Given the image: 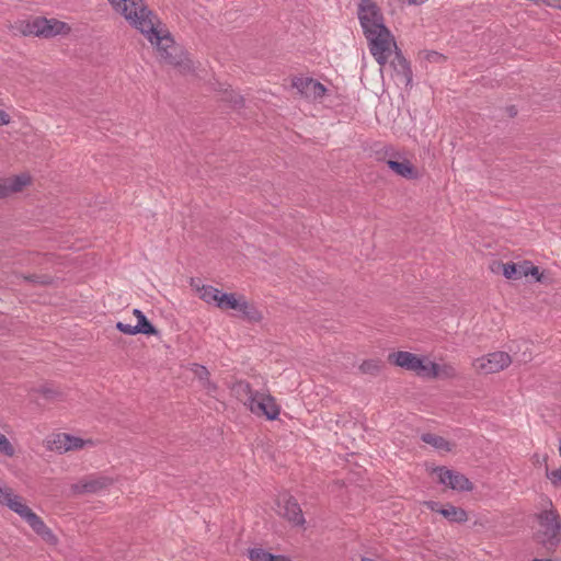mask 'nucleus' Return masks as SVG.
Segmentation results:
<instances>
[{
  "mask_svg": "<svg viewBox=\"0 0 561 561\" xmlns=\"http://www.w3.org/2000/svg\"><path fill=\"white\" fill-rule=\"evenodd\" d=\"M278 513L288 522L297 526L305 524V517L297 501L288 494H284L278 499Z\"/></svg>",
  "mask_w": 561,
  "mask_h": 561,
  "instance_id": "9b49d317",
  "label": "nucleus"
},
{
  "mask_svg": "<svg viewBox=\"0 0 561 561\" xmlns=\"http://www.w3.org/2000/svg\"><path fill=\"white\" fill-rule=\"evenodd\" d=\"M36 282H38L41 284H47L48 279L47 278H43V277H37Z\"/></svg>",
  "mask_w": 561,
  "mask_h": 561,
  "instance_id": "58836bf2",
  "label": "nucleus"
},
{
  "mask_svg": "<svg viewBox=\"0 0 561 561\" xmlns=\"http://www.w3.org/2000/svg\"><path fill=\"white\" fill-rule=\"evenodd\" d=\"M547 478L554 486L561 485V468L552 471H547Z\"/></svg>",
  "mask_w": 561,
  "mask_h": 561,
  "instance_id": "473e14b6",
  "label": "nucleus"
},
{
  "mask_svg": "<svg viewBox=\"0 0 561 561\" xmlns=\"http://www.w3.org/2000/svg\"><path fill=\"white\" fill-rule=\"evenodd\" d=\"M142 335H156L160 337L159 331L153 324L142 314Z\"/></svg>",
  "mask_w": 561,
  "mask_h": 561,
  "instance_id": "2f4dec72",
  "label": "nucleus"
},
{
  "mask_svg": "<svg viewBox=\"0 0 561 561\" xmlns=\"http://www.w3.org/2000/svg\"><path fill=\"white\" fill-rule=\"evenodd\" d=\"M111 480L105 477H88L72 485V491L77 494L98 493L105 489Z\"/></svg>",
  "mask_w": 561,
  "mask_h": 561,
  "instance_id": "f3484780",
  "label": "nucleus"
},
{
  "mask_svg": "<svg viewBox=\"0 0 561 561\" xmlns=\"http://www.w3.org/2000/svg\"><path fill=\"white\" fill-rule=\"evenodd\" d=\"M221 291L213 286H203L199 289V297L207 304H215L218 306Z\"/></svg>",
  "mask_w": 561,
  "mask_h": 561,
  "instance_id": "a878e982",
  "label": "nucleus"
},
{
  "mask_svg": "<svg viewBox=\"0 0 561 561\" xmlns=\"http://www.w3.org/2000/svg\"><path fill=\"white\" fill-rule=\"evenodd\" d=\"M502 268H503V275L507 279H517V278H520V276H522V272H519L517 270V266L514 263H504L502 265Z\"/></svg>",
  "mask_w": 561,
  "mask_h": 561,
  "instance_id": "c85d7f7f",
  "label": "nucleus"
},
{
  "mask_svg": "<svg viewBox=\"0 0 561 561\" xmlns=\"http://www.w3.org/2000/svg\"><path fill=\"white\" fill-rule=\"evenodd\" d=\"M243 296H237L234 294H220V299L218 302V308L221 310H238L241 308Z\"/></svg>",
  "mask_w": 561,
  "mask_h": 561,
  "instance_id": "4be33fe9",
  "label": "nucleus"
},
{
  "mask_svg": "<svg viewBox=\"0 0 561 561\" xmlns=\"http://www.w3.org/2000/svg\"><path fill=\"white\" fill-rule=\"evenodd\" d=\"M511 111H513V107L511 108ZM511 115H516V112H511Z\"/></svg>",
  "mask_w": 561,
  "mask_h": 561,
  "instance_id": "37998d69",
  "label": "nucleus"
},
{
  "mask_svg": "<svg viewBox=\"0 0 561 561\" xmlns=\"http://www.w3.org/2000/svg\"><path fill=\"white\" fill-rule=\"evenodd\" d=\"M232 394L247 408L253 402L259 391H254L247 381H237L231 387Z\"/></svg>",
  "mask_w": 561,
  "mask_h": 561,
  "instance_id": "6ab92c4d",
  "label": "nucleus"
},
{
  "mask_svg": "<svg viewBox=\"0 0 561 561\" xmlns=\"http://www.w3.org/2000/svg\"><path fill=\"white\" fill-rule=\"evenodd\" d=\"M397 79L404 85H409L412 81V70L409 61L404 58L401 50L394 53V57L390 62Z\"/></svg>",
  "mask_w": 561,
  "mask_h": 561,
  "instance_id": "a211bd4d",
  "label": "nucleus"
},
{
  "mask_svg": "<svg viewBox=\"0 0 561 561\" xmlns=\"http://www.w3.org/2000/svg\"><path fill=\"white\" fill-rule=\"evenodd\" d=\"M0 503L7 505L11 511L24 519L28 526L47 543H57V538L46 526L44 520L35 514L10 488L0 486Z\"/></svg>",
  "mask_w": 561,
  "mask_h": 561,
  "instance_id": "7ed1b4c3",
  "label": "nucleus"
},
{
  "mask_svg": "<svg viewBox=\"0 0 561 561\" xmlns=\"http://www.w3.org/2000/svg\"><path fill=\"white\" fill-rule=\"evenodd\" d=\"M249 559L251 561H273L274 554L261 549L255 548L249 551Z\"/></svg>",
  "mask_w": 561,
  "mask_h": 561,
  "instance_id": "cd10ccee",
  "label": "nucleus"
},
{
  "mask_svg": "<svg viewBox=\"0 0 561 561\" xmlns=\"http://www.w3.org/2000/svg\"><path fill=\"white\" fill-rule=\"evenodd\" d=\"M362 561H376V560L371 559V558H363Z\"/></svg>",
  "mask_w": 561,
  "mask_h": 561,
  "instance_id": "79ce46f5",
  "label": "nucleus"
},
{
  "mask_svg": "<svg viewBox=\"0 0 561 561\" xmlns=\"http://www.w3.org/2000/svg\"><path fill=\"white\" fill-rule=\"evenodd\" d=\"M446 519L454 523H465L468 519V514L465 510L454 505H447L439 511Z\"/></svg>",
  "mask_w": 561,
  "mask_h": 561,
  "instance_id": "5701e85b",
  "label": "nucleus"
},
{
  "mask_svg": "<svg viewBox=\"0 0 561 561\" xmlns=\"http://www.w3.org/2000/svg\"><path fill=\"white\" fill-rule=\"evenodd\" d=\"M422 440L436 449L446 451L451 450V444L444 437L438 436L436 434L425 433L422 435Z\"/></svg>",
  "mask_w": 561,
  "mask_h": 561,
  "instance_id": "393cba45",
  "label": "nucleus"
},
{
  "mask_svg": "<svg viewBox=\"0 0 561 561\" xmlns=\"http://www.w3.org/2000/svg\"><path fill=\"white\" fill-rule=\"evenodd\" d=\"M426 0H409V3L410 4H420V3H423L425 2Z\"/></svg>",
  "mask_w": 561,
  "mask_h": 561,
  "instance_id": "4c0bfd02",
  "label": "nucleus"
},
{
  "mask_svg": "<svg viewBox=\"0 0 561 561\" xmlns=\"http://www.w3.org/2000/svg\"><path fill=\"white\" fill-rule=\"evenodd\" d=\"M116 13H119L135 28H140L139 0H107Z\"/></svg>",
  "mask_w": 561,
  "mask_h": 561,
  "instance_id": "f8f14e48",
  "label": "nucleus"
},
{
  "mask_svg": "<svg viewBox=\"0 0 561 561\" xmlns=\"http://www.w3.org/2000/svg\"><path fill=\"white\" fill-rule=\"evenodd\" d=\"M31 182L28 174L22 173L19 175L4 178L0 180V198L8 197L14 193L21 192Z\"/></svg>",
  "mask_w": 561,
  "mask_h": 561,
  "instance_id": "2eb2a0df",
  "label": "nucleus"
},
{
  "mask_svg": "<svg viewBox=\"0 0 561 561\" xmlns=\"http://www.w3.org/2000/svg\"><path fill=\"white\" fill-rule=\"evenodd\" d=\"M369 51L380 67H385L392 53L399 48L389 28L365 35Z\"/></svg>",
  "mask_w": 561,
  "mask_h": 561,
  "instance_id": "20e7f679",
  "label": "nucleus"
},
{
  "mask_svg": "<svg viewBox=\"0 0 561 561\" xmlns=\"http://www.w3.org/2000/svg\"><path fill=\"white\" fill-rule=\"evenodd\" d=\"M381 367L379 359H367L362 363L359 369L363 374L376 375Z\"/></svg>",
  "mask_w": 561,
  "mask_h": 561,
  "instance_id": "bb28decb",
  "label": "nucleus"
},
{
  "mask_svg": "<svg viewBox=\"0 0 561 561\" xmlns=\"http://www.w3.org/2000/svg\"><path fill=\"white\" fill-rule=\"evenodd\" d=\"M511 364V355L506 352L497 351L474 359L472 367L478 374L489 375L504 370Z\"/></svg>",
  "mask_w": 561,
  "mask_h": 561,
  "instance_id": "0eeeda50",
  "label": "nucleus"
},
{
  "mask_svg": "<svg viewBox=\"0 0 561 561\" xmlns=\"http://www.w3.org/2000/svg\"><path fill=\"white\" fill-rule=\"evenodd\" d=\"M92 445L93 442L91 439H82L66 433L53 434L45 439V447L47 449L60 454L82 449Z\"/></svg>",
  "mask_w": 561,
  "mask_h": 561,
  "instance_id": "1a4fd4ad",
  "label": "nucleus"
},
{
  "mask_svg": "<svg viewBox=\"0 0 561 561\" xmlns=\"http://www.w3.org/2000/svg\"><path fill=\"white\" fill-rule=\"evenodd\" d=\"M134 314L137 317L138 320H140L141 312L139 309H135Z\"/></svg>",
  "mask_w": 561,
  "mask_h": 561,
  "instance_id": "a19ab883",
  "label": "nucleus"
},
{
  "mask_svg": "<svg viewBox=\"0 0 561 561\" xmlns=\"http://www.w3.org/2000/svg\"><path fill=\"white\" fill-rule=\"evenodd\" d=\"M388 360L396 366L412 371L420 377L426 378L427 364L430 363L427 357H420L407 351H399L390 353L388 355Z\"/></svg>",
  "mask_w": 561,
  "mask_h": 561,
  "instance_id": "6e6552de",
  "label": "nucleus"
},
{
  "mask_svg": "<svg viewBox=\"0 0 561 561\" xmlns=\"http://www.w3.org/2000/svg\"><path fill=\"white\" fill-rule=\"evenodd\" d=\"M253 414L257 416H265L267 420H276L279 415L280 409L275 399L265 392H257L253 402L248 408Z\"/></svg>",
  "mask_w": 561,
  "mask_h": 561,
  "instance_id": "9d476101",
  "label": "nucleus"
},
{
  "mask_svg": "<svg viewBox=\"0 0 561 561\" xmlns=\"http://www.w3.org/2000/svg\"><path fill=\"white\" fill-rule=\"evenodd\" d=\"M530 358H531L530 354L527 355L526 352H524L523 355H522V358L518 359V360L523 362V363H527L528 360H530Z\"/></svg>",
  "mask_w": 561,
  "mask_h": 561,
  "instance_id": "e433bc0d",
  "label": "nucleus"
},
{
  "mask_svg": "<svg viewBox=\"0 0 561 561\" xmlns=\"http://www.w3.org/2000/svg\"><path fill=\"white\" fill-rule=\"evenodd\" d=\"M239 312L250 322H260L263 319L262 312L253 304L248 302L245 298L242 301Z\"/></svg>",
  "mask_w": 561,
  "mask_h": 561,
  "instance_id": "b1692460",
  "label": "nucleus"
},
{
  "mask_svg": "<svg viewBox=\"0 0 561 561\" xmlns=\"http://www.w3.org/2000/svg\"><path fill=\"white\" fill-rule=\"evenodd\" d=\"M437 473L438 481L453 490L470 491L471 482L461 473L446 469L444 467L434 470Z\"/></svg>",
  "mask_w": 561,
  "mask_h": 561,
  "instance_id": "ddd939ff",
  "label": "nucleus"
},
{
  "mask_svg": "<svg viewBox=\"0 0 561 561\" xmlns=\"http://www.w3.org/2000/svg\"><path fill=\"white\" fill-rule=\"evenodd\" d=\"M69 32L70 26L65 22L42 16L27 21L22 28L24 35H35L45 38L68 34Z\"/></svg>",
  "mask_w": 561,
  "mask_h": 561,
  "instance_id": "39448f33",
  "label": "nucleus"
},
{
  "mask_svg": "<svg viewBox=\"0 0 561 561\" xmlns=\"http://www.w3.org/2000/svg\"><path fill=\"white\" fill-rule=\"evenodd\" d=\"M386 156H390L391 158H394L398 156L397 152H394L391 148L386 149L385 151ZM387 165L397 174L404 179L412 180L417 178V171L416 169L411 164V162L407 159H403L402 161H398L394 159L387 160Z\"/></svg>",
  "mask_w": 561,
  "mask_h": 561,
  "instance_id": "dca6fc26",
  "label": "nucleus"
},
{
  "mask_svg": "<svg viewBox=\"0 0 561 561\" xmlns=\"http://www.w3.org/2000/svg\"><path fill=\"white\" fill-rule=\"evenodd\" d=\"M116 328L123 332V333H126V334H137L140 332V320H137V324L135 325H130V324H125L123 322H118L116 324Z\"/></svg>",
  "mask_w": 561,
  "mask_h": 561,
  "instance_id": "7c9ffc66",
  "label": "nucleus"
},
{
  "mask_svg": "<svg viewBox=\"0 0 561 561\" xmlns=\"http://www.w3.org/2000/svg\"><path fill=\"white\" fill-rule=\"evenodd\" d=\"M426 506L433 512L439 513V511L442 510V508H439V504L434 501L426 502Z\"/></svg>",
  "mask_w": 561,
  "mask_h": 561,
  "instance_id": "f704fd0d",
  "label": "nucleus"
},
{
  "mask_svg": "<svg viewBox=\"0 0 561 561\" xmlns=\"http://www.w3.org/2000/svg\"><path fill=\"white\" fill-rule=\"evenodd\" d=\"M293 87L298 93L309 100H319L325 93V88L322 83L311 78H295Z\"/></svg>",
  "mask_w": 561,
  "mask_h": 561,
  "instance_id": "4468645a",
  "label": "nucleus"
},
{
  "mask_svg": "<svg viewBox=\"0 0 561 561\" xmlns=\"http://www.w3.org/2000/svg\"><path fill=\"white\" fill-rule=\"evenodd\" d=\"M457 375L456 368L451 364H436L432 360L427 364L426 378H455Z\"/></svg>",
  "mask_w": 561,
  "mask_h": 561,
  "instance_id": "412c9836",
  "label": "nucleus"
},
{
  "mask_svg": "<svg viewBox=\"0 0 561 561\" xmlns=\"http://www.w3.org/2000/svg\"><path fill=\"white\" fill-rule=\"evenodd\" d=\"M0 453L8 457H13L15 454L13 445L10 443L8 437L2 433H0Z\"/></svg>",
  "mask_w": 561,
  "mask_h": 561,
  "instance_id": "c756f323",
  "label": "nucleus"
},
{
  "mask_svg": "<svg viewBox=\"0 0 561 561\" xmlns=\"http://www.w3.org/2000/svg\"><path fill=\"white\" fill-rule=\"evenodd\" d=\"M357 16L364 35L388 28L385 25L383 15L380 9L373 0H360L358 3Z\"/></svg>",
  "mask_w": 561,
  "mask_h": 561,
  "instance_id": "423d86ee",
  "label": "nucleus"
},
{
  "mask_svg": "<svg viewBox=\"0 0 561 561\" xmlns=\"http://www.w3.org/2000/svg\"><path fill=\"white\" fill-rule=\"evenodd\" d=\"M10 123V115L0 110V126L8 125Z\"/></svg>",
  "mask_w": 561,
  "mask_h": 561,
  "instance_id": "72a5a7b5",
  "label": "nucleus"
},
{
  "mask_svg": "<svg viewBox=\"0 0 561 561\" xmlns=\"http://www.w3.org/2000/svg\"><path fill=\"white\" fill-rule=\"evenodd\" d=\"M535 517L538 524L537 541L547 552H554L561 542V516L550 499L542 500V507Z\"/></svg>",
  "mask_w": 561,
  "mask_h": 561,
  "instance_id": "f03ea898",
  "label": "nucleus"
},
{
  "mask_svg": "<svg viewBox=\"0 0 561 561\" xmlns=\"http://www.w3.org/2000/svg\"><path fill=\"white\" fill-rule=\"evenodd\" d=\"M191 371L194 374L195 378L198 379L201 386L208 394H214L217 391V385L210 380V374L205 366L192 364Z\"/></svg>",
  "mask_w": 561,
  "mask_h": 561,
  "instance_id": "aec40b11",
  "label": "nucleus"
},
{
  "mask_svg": "<svg viewBox=\"0 0 561 561\" xmlns=\"http://www.w3.org/2000/svg\"><path fill=\"white\" fill-rule=\"evenodd\" d=\"M142 36L152 45L157 58L186 75L194 70L193 61L184 48L176 44L165 23L142 5Z\"/></svg>",
  "mask_w": 561,
  "mask_h": 561,
  "instance_id": "f257e3e1",
  "label": "nucleus"
},
{
  "mask_svg": "<svg viewBox=\"0 0 561 561\" xmlns=\"http://www.w3.org/2000/svg\"><path fill=\"white\" fill-rule=\"evenodd\" d=\"M234 104H242L243 103V99L241 96H238L236 100H233Z\"/></svg>",
  "mask_w": 561,
  "mask_h": 561,
  "instance_id": "ea45409f",
  "label": "nucleus"
},
{
  "mask_svg": "<svg viewBox=\"0 0 561 561\" xmlns=\"http://www.w3.org/2000/svg\"><path fill=\"white\" fill-rule=\"evenodd\" d=\"M524 274L525 275L530 274V275L535 276L537 278V280H540L539 270L536 266H531L529 272H524Z\"/></svg>",
  "mask_w": 561,
  "mask_h": 561,
  "instance_id": "c9c22d12",
  "label": "nucleus"
}]
</instances>
